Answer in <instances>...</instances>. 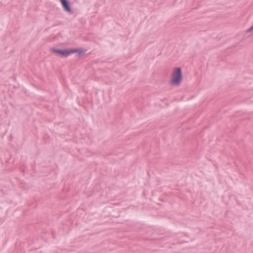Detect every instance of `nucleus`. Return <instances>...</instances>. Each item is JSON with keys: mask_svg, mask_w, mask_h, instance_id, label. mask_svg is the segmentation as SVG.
Here are the masks:
<instances>
[{"mask_svg": "<svg viewBox=\"0 0 253 253\" xmlns=\"http://www.w3.org/2000/svg\"><path fill=\"white\" fill-rule=\"evenodd\" d=\"M182 80V74L180 67L175 68L172 74L171 83L173 85L179 84Z\"/></svg>", "mask_w": 253, "mask_h": 253, "instance_id": "nucleus-1", "label": "nucleus"}, {"mask_svg": "<svg viewBox=\"0 0 253 253\" xmlns=\"http://www.w3.org/2000/svg\"><path fill=\"white\" fill-rule=\"evenodd\" d=\"M253 31V25L251 26L249 29L247 30V32L249 33Z\"/></svg>", "mask_w": 253, "mask_h": 253, "instance_id": "nucleus-5", "label": "nucleus"}, {"mask_svg": "<svg viewBox=\"0 0 253 253\" xmlns=\"http://www.w3.org/2000/svg\"><path fill=\"white\" fill-rule=\"evenodd\" d=\"M60 2L66 11L72 13L69 1L68 0H60Z\"/></svg>", "mask_w": 253, "mask_h": 253, "instance_id": "nucleus-3", "label": "nucleus"}, {"mask_svg": "<svg viewBox=\"0 0 253 253\" xmlns=\"http://www.w3.org/2000/svg\"><path fill=\"white\" fill-rule=\"evenodd\" d=\"M119 204V203H116V204H114V205H118Z\"/></svg>", "mask_w": 253, "mask_h": 253, "instance_id": "nucleus-6", "label": "nucleus"}, {"mask_svg": "<svg viewBox=\"0 0 253 253\" xmlns=\"http://www.w3.org/2000/svg\"><path fill=\"white\" fill-rule=\"evenodd\" d=\"M72 50H75L76 51L75 53L77 52V53H78V54L79 55H81L84 52V50H82L79 49H72Z\"/></svg>", "mask_w": 253, "mask_h": 253, "instance_id": "nucleus-4", "label": "nucleus"}, {"mask_svg": "<svg viewBox=\"0 0 253 253\" xmlns=\"http://www.w3.org/2000/svg\"><path fill=\"white\" fill-rule=\"evenodd\" d=\"M50 51L53 53H55L57 55L60 56L61 57H66L68 56L69 55L75 53L76 51L72 50V48L70 49H56L54 47H52L50 48Z\"/></svg>", "mask_w": 253, "mask_h": 253, "instance_id": "nucleus-2", "label": "nucleus"}]
</instances>
